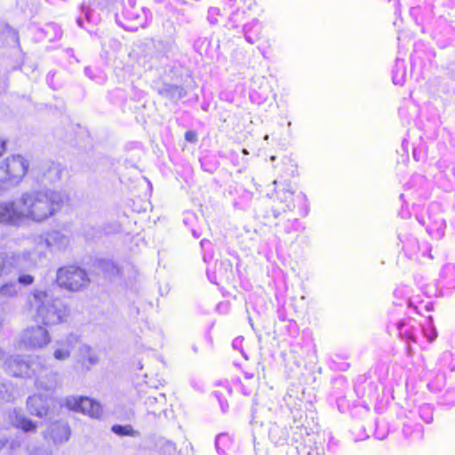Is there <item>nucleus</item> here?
Here are the masks:
<instances>
[{"mask_svg": "<svg viewBox=\"0 0 455 455\" xmlns=\"http://www.w3.org/2000/svg\"><path fill=\"white\" fill-rule=\"evenodd\" d=\"M66 198L64 193L48 188L25 192L17 200L20 221L43 222L61 208Z\"/></svg>", "mask_w": 455, "mask_h": 455, "instance_id": "1", "label": "nucleus"}, {"mask_svg": "<svg viewBox=\"0 0 455 455\" xmlns=\"http://www.w3.org/2000/svg\"><path fill=\"white\" fill-rule=\"evenodd\" d=\"M30 303L36 307V320L44 325L60 323L68 315V308L60 299L42 290L34 291Z\"/></svg>", "mask_w": 455, "mask_h": 455, "instance_id": "2", "label": "nucleus"}, {"mask_svg": "<svg viewBox=\"0 0 455 455\" xmlns=\"http://www.w3.org/2000/svg\"><path fill=\"white\" fill-rule=\"evenodd\" d=\"M272 192H267V196L280 203V210L272 209V216L276 219L281 212H291L295 209L294 200L300 202L302 204L299 207L300 216L305 217L309 212V204L307 196L303 192H299L296 196L291 188V182L287 180L272 182Z\"/></svg>", "mask_w": 455, "mask_h": 455, "instance_id": "3", "label": "nucleus"}, {"mask_svg": "<svg viewBox=\"0 0 455 455\" xmlns=\"http://www.w3.org/2000/svg\"><path fill=\"white\" fill-rule=\"evenodd\" d=\"M28 169V161L20 155H13L0 164V180L4 184L16 185L23 179Z\"/></svg>", "mask_w": 455, "mask_h": 455, "instance_id": "4", "label": "nucleus"}, {"mask_svg": "<svg viewBox=\"0 0 455 455\" xmlns=\"http://www.w3.org/2000/svg\"><path fill=\"white\" fill-rule=\"evenodd\" d=\"M418 222L426 227L427 234L435 238L441 239L444 235L446 222L441 213V207L437 203H432L427 210V216L417 215Z\"/></svg>", "mask_w": 455, "mask_h": 455, "instance_id": "5", "label": "nucleus"}, {"mask_svg": "<svg viewBox=\"0 0 455 455\" xmlns=\"http://www.w3.org/2000/svg\"><path fill=\"white\" fill-rule=\"evenodd\" d=\"M89 281L86 272L76 266L61 267L57 272L58 284L69 291H79L86 286Z\"/></svg>", "mask_w": 455, "mask_h": 455, "instance_id": "6", "label": "nucleus"}, {"mask_svg": "<svg viewBox=\"0 0 455 455\" xmlns=\"http://www.w3.org/2000/svg\"><path fill=\"white\" fill-rule=\"evenodd\" d=\"M387 331L389 333H395L403 339L407 343L408 353H411V347L410 342H418L419 324L411 318L396 320L391 317L387 324Z\"/></svg>", "mask_w": 455, "mask_h": 455, "instance_id": "7", "label": "nucleus"}, {"mask_svg": "<svg viewBox=\"0 0 455 455\" xmlns=\"http://www.w3.org/2000/svg\"><path fill=\"white\" fill-rule=\"evenodd\" d=\"M400 242L403 244V250L405 255L411 259L424 262L425 259H432L431 246L428 243H419V240L411 234H399Z\"/></svg>", "mask_w": 455, "mask_h": 455, "instance_id": "8", "label": "nucleus"}, {"mask_svg": "<svg viewBox=\"0 0 455 455\" xmlns=\"http://www.w3.org/2000/svg\"><path fill=\"white\" fill-rule=\"evenodd\" d=\"M40 365V359L36 358L27 362L19 355L11 356L4 360V371L14 377L32 378L36 375Z\"/></svg>", "mask_w": 455, "mask_h": 455, "instance_id": "9", "label": "nucleus"}, {"mask_svg": "<svg viewBox=\"0 0 455 455\" xmlns=\"http://www.w3.org/2000/svg\"><path fill=\"white\" fill-rule=\"evenodd\" d=\"M64 404L72 411H80L92 418L100 419L102 415V407L96 401L84 396H68Z\"/></svg>", "mask_w": 455, "mask_h": 455, "instance_id": "10", "label": "nucleus"}, {"mask_svg": "<svg viewBox=\"0 0 455 455\" xmlns=\"http://www.w3.org/2000/svg\"><path fill=\"white\" fill-rule=\"evenodd\" d=\"M21 343L28 348H42L49 344L51 337L48 331L36 325L26 329L20 338Z\"/></svg>", "mask_w": 455, "mask_h": 455, "instance_id": "11", "label": "nucleus"}, {"mask_svg": "<svg viewBox=\"0 0 455 455\" xmlns=\"http://www.w3.org/2000/svg\"><path fill=\"white\" fill-rule=\"evenodd\" d=\"M70 435V427L67 423L61 421L52 423L47 429L43 432L44 439L46 441H52L55 445H60L68 442Z\"/></svg>", "mask_w": 455, "mask_h": 455, "instance_id": "12", "label": "nucleus"}, {"mask_svg": "<svg viewBox=\"0 0 455 455\" xmlns=\"http://www.w3.org/2000/svg\"><path fill=\"white\" fill-rule=\"evenodd\" d=\"M52 396H43L41 395H34L27 399V409L31 415L38 418L46 416L49 412L50 405L52 403Z\"/></svg>", "mask_w": 455, "mask_h": 455, "instance_id": "13", "label": "nucleus"}, {"mask_svg": "<svg viewBox=\"0 0 455 455\" xmlns=\"http://www.w3.org/2000/svg\"><path fill=\"white\" fill-rule=\"evenodd\" d=\"M71 241V235L68 230L54 229L46 233L45 243L52 251L66 250Z\"/></svg>", "mask_w": 455, "mask_h": 455, "instance_id": "14", "label": "nucleus"}, {"mask_svg": "<svg viewBox=\"0 0 455 455\" xmlns=\"http://www.w3.org/2000/svg\"><path fill=\"white\" fill-rule=\"evenodd\" d=\"M34 377L35 385L38 389L53 391L59 385L58 374L53 371L46 372L41 362Z\"/></svg>", "mask_w": 455, "mask_h": 455, "instance_id": "15", "label": "nucleus"}, {"mask_svg": "<svg viewBox=\"0 0 455 455\" xmlns=\"http://www.w3.org/2000/svg\"><path fill=\"white\" fill-rule=\"evenodd\" d=\"M20 223L17 202L0 201V225L17 226Z\"/></svg>", "mask_w": 455, "mask_h": 455, "instance_id": "16", "label": "nucleus"}, {"mask_svg": "<svg viewBox=\"0 0 455 455\" xmlns=\"http://www.w3.org/2000/svg\"><path fill=\"white\" fill-rule=\"evenodd\" d=\"M25 256L21 255H4L0 253V277L11 275L13 273H19L23 270L22 260Z\"/></svg>", "mask_w": 455, "mask_h": 455, "instance_id": "17", "label": "nucleus"}, {"mask_svg": "<svg viewBox=\"0 0 455 455\" xmlns=\"http://www.w3.org/2000/svg\"><path fill=\"white\" fill-rule=\"evenodd\" d=\"M77 343L78 337L74 334H70L65 339L56 341L53 357L58 361L68 360Z\"/></svg>", "mask_w": 455, "mask_h": 455, "instance_id": "18", "label": "nucleus"}, {"mask_svg": "<svg viewBox=\"0 0 455 455\" xmlns=\"http://www.w3.org/2000/svg\"><path fill=\"white\" fill-rule=\"evenodd\" d=\"M62 168L60 164L54 162L44 163L40 165V180L44 183L52 184L60 180Z\"/></svg>", "mask_w": 455, "mask_h": 455, "instance_id": "19", "label": "nucleus"}, {"mask_svg": "<svg viewBox=\"0 0 455 455\" xmlns=\"http://www.w3.org/2000/svg\"><path fill=\"white\" fill-rule=\"evenodd\" d=\"M8 419L10 423L16 428L21 429L25 433H33L36 431V422L25 417L20 411L13 410L9 412Z\"/></svg>", "mask_w": 455, "mask_h": 455, "instance_id": "20", "label": "nucleus"}, {"mask_svg": "<svg viewBox=\"0 0 455 455\" xmlns=\"http://www.w3.org/2000/svg\"><path fill=\"white\" fill-rule=\"evenodd\" d=\"M99 355L91 346L83 344L79 347L77 363L84 369L90 370L99 363Z\"/></svg>", "mask_w": 455, "mask_h": 455, "instance_id": "21", "label": "nucleus"}, {"mask_svg": "<svg viewBox=\"0 0 455 455\" xmlns=\"http://www.w3.org/2000/svg\"><path fill=\"white\" fill-rule=\"evenodd\" d=\"M403 435L411 443L419 442L424 437L423 427L419 423L406 421L403 423Z\"/></svg>", "mask_w": 455, "mask_h": 455, "instance_id": "22", "label": "nucleus"}, {"mask_svg": "<svg viewBox=\"0 0 455 455\" xmlns=\"http://www.w3.org/2000/svg\"><path fill=\"white\" fill-rule=\"evenodd\" d=\"M243 31L245 40L253 44L260 39L262 26L258 19H253L243 26Z\"/></svg>", "mask_w": 455, "mask_h": 455, "instance_id": "23", "label": "nucleus"}, {"mask_svg": "<svg viewBox=\"0 0 455 455\" xmlns=\"http://www.w3.org/2000/svg\"><path fill=\"white\" fill-rule=\"evenodd\" d=\"M159 94L172 101L177 102L184 98L187 94L186 90L182 86L164 84L159 90Z\"/></svg>", "mask_w": 455, "mask_h": 455, "instance_id": "24", "label": "nucleus"}, {"mask_svg": "<svg viewBox=\"0 0 455 455\" xmlns=\"http://www.w3.org/2000/svg\"><path fill=\"white\" fill-rule=\"evenodd\" d=\"M440 283L446 288L455 286V265L448 263L444 265L440 274Z\"/></svg>", "mask_w": 455, "mask_h": 455, "instance_id": "25", "label": "nucleus"}, {"mask_svg": "<svg viewBox=\"0 0 455 455\" xmlns=\"http://www.w3.org/2000/svg\"><path fill=\"white\" fill-rule=\"evenodd\" d=\"M233 441L229 435L226 433L220 434L215 439V447L219 454L228 455V451L232 449Z\"/></svg>", "mask_w": 455, "mask_h": 455, "instance_id": "26", "label": "nucleus"}, {"mask_svg": "<svg viewBox=\"0 0 455 455\" xmlns=\"http://www.w3.org/2000/svg\"><path fill=\"white\" fill-rule=\"evenodd\" d=\"M393 83L396 85H403L406 78V66L403 60L397 59L392 70Z\"/></svg>", "mask_w": 455, "mask_h": 455, "instance_id": "27", "label": "nucleus"}, {"mask_svg": "<svg viewBox=\"0 0 455 455\" xmlns=\"http://www.w3.org/2000/svg\"><path fill=\"white\" fill-rule=\"evenodd\" d=\"M20 286L16 282H7L0 286V299H9L18 296Z\"/></svg>", "mask_w": 455, "mask_h": 455, "instance_id": "28", "label": "nucleus"}, {"mask_svg": "<svg viewBox=\"0 0 455 455\" xmlns=\"http://www.w3.org/2000/svg\"><path fill=\"white\" fill-rule=\"evenodd\" d=\"M165 395L163 393H157V395H148L145 400V405L147 406L148 413H156V406L157 404L163 406L165 403Z\"/></svg>", "mask_w": 455, "mask_h": 455, "instance_id": "29", "label": "nucleus"}, {"mask_svg": "<svg viewBox=\"0 0 455 455\" xmlns=\"http://www.w3.org/2000/svg\"><path fill=\"white\" fill-rule=\"evenodd\" d=\"M111 431L119 436H140V432L135 430L131 425H113Z\"/></svg>", "mask_w": 455, "mask_h": 455, "instance_id": "30", "label": "nucleus"}, {"mask_svg": "<svg viewBox=\"0 0 455 455\" xmlns=\"http://www.w3.org/2000/svg\"><path fill=\"white\" fill-rule=\"evenodd\" d=\"M15 399V389L7 382H0V403L12 402Z\"/></svg>", "mask_w": 455, "mask_h": 455, "instance_id": "31", "label": "nucleus"}, {"mask_svg": "<svg viewBox=\"0 0 455 455\" xmlns=\"http://www.w3.org/2000/svg\"><path fill=\"white\" fill-rule=\"evenodd\" d=\"M433 406L429 403H424L419 408V416L426 423H431L433 420Z\"/></svg>", "mask_w": 455, "mask_h": 455, "instance_id": "32", "label": "nucleus"}, {"mask_svg": "<svg viewBox=\"0 0 455 455\" xmlns=\"http://www.w3.org/2000/svg\"><path fill=\"white\" fill-rule=\"evenodd\" d=\"M419 332H422L428 341H433L436 338L437 332L433 325L431 317L428 318L425 326H423L422 329H419Z\"/></svg>", "mask_w": 455, "mask_h": 455, "instance_id": "33", "label": "nucleus"}, {"mask_svg": "<svg viewBox=\"0 0 455 455\" xmlns=\"http://www.w3.org/2000/svg\"><path fill=\"white\" fill-rule=\"evenodd\" d=\"M99 267L104 273L109 275H114L118 273V268L116 265L112 260L109 259L100 260Z\"/></svg>", "mask_w": 455, "mask_h": 455, "instance_id": "34", "label": "nucleus"}, {"mask_svg": "<svg viewBox=\"0 0 455 455\" xmlns=\"http://www.w3.org/2000/svg\"><path fill=\"white\" fill-rule=\"evenodd\" d=\"M301 229H304L301 222L298 219H293L291 220H288L284 226V231L286 234H291L293 232H298Z\"/></svg>", "mask_w": 455, "mask_h": 455, "instance_id": "35", "label": "nucleus"}, {"mask_svg": "<svg viewBox=\"0 0 455 455\" xmlns=\"http://www.w3.org/2000/svg\"><path fill=\"white\" fill-rule=\"evenodd\" d=\"M441 404L451 408L455 405V390H447L441 398Z\"/></svg>", "mask_w": 455, "mask_h": 455, "instance_id": "36", "label": "nucleus"}, {"mask_svg": "<svg viewBox=\"0 0 455 455\" xmlns=\"http://www.w3.org/2000/svg\"><path fill=\"white\" fill-rule=\"evenodd\" d=\"M4 34L6 36V37L10 38L12 43H13L16 45L20 44L19 35L15 29L9 26H6L4 30Z\"/></svg>", "mask_w": 455, "mask_h": 455, "instance_id": "37", "label": "nucleus"}, {"mask_svg": "<svg viewBox=\"0 0 455 455\" xmlns=\"http://www.w3.org/2000/svg\"><path fill=\"white\" fill-rule=\"evenodd\" d=\"M220 15V10L217 7H210L208 10L207 20L212 25L218 23L219 16Z\"/></svg>", "mask_w": 455, "mask_h": 455, "instance_id": "38", "label": "nucleus"}, {"mask_svg": "<svg viewBox=\"0 0 455 455\" xmlns=\"http://www.w3.org/2000/svg\"><path fill=\"white\" fill-rule=\"evenodd\" d=\"M45 31L48 34L50 31L54 32V37L50 38V40L59 39L62 36L61 28L56 24H48L45 28Z\"/></svg>", "mask_w": 455, "mask_h": 455, "instance_id": "39", "label": "nucleus"}, {"mask_svg": "<svg viewBox=\"0 0 455 455\" xmlns=\"http://www.w3.org/2000/svg\"><path fill=\"white\" fill-rule=\"evenodd\" d=\"M245 14V12H239V10H236L235 12H233L229 17V22L231 23V26L233 28H237L238 23L240 20L238 19L239 16H243Z\"/></svg>", "mask_w": 455, "mask_h": 455, "instance_id": "40", "label": "nucleus"}, {"mask_svg": "<svg viewBox=\"0 0 455 455\" xmlns=\"http://www.w3.org/2000/svg\"><path fill=\"white\" fill-rule=\"evenodd\" d=\"M81 13L84 14V18L88 22H94V19L92 17V11L88 6H86L84 4H82L80 6Z\"/></svg>", "mask_w": 455, "mask_h": 455, "instance_id": "41", "label": "nucleus"}, {"mask_svg": "<svg viewBox=\"0 0 455 455\" xmlns=\"http://www.w3.org/2000/svg\"><path fill=\"white\" fill-rule=\"evenodd\" d=\"M243 341V337H236L232 342V347L234 349L239 350L243 357L247 359V355L242 348Z\"/></svg>", "mask_w": 455, "mask_h": 455, "instance_id": "42", "label": "nucleus"}, {"mask_svg": "<svg viewBox=\"0 0 455 455\" xmlns=\"http://www.w3.org/2000/svg\"><path fill=\"white\" fill-rule=\"evenodd\" d=\"M28 455H52V451L43 447H35L28 452Z\"/></svg>", "mask_w": 455, "mask_h": 455, "instance_id": "43", "label": "nucleus"}, {"mask_svg": "<svg viewBox=\"0 0 455 455\" xmlns=\"http://www.w3.org/2000/svg\"><path fill=\"white\" fill-rule=\"evenodd\" d=\"M18 281L23 285H29L34 282V277L30 275H21L19 276Z\"/></svg>", "mask_w": 455, "mask_h": 455, "instance_id": "44", "label": "nucleus"}, {"mask_svg": "<svg viewBox=\"0 0 455 455\" xmlns=\"http://www.w3.org/2000/svg\"><path fill=\"white\" fill-rule=\"evenodd\" d=\"M252 197H253V193L244 189V190H243L242 202H240V204H245L251 202Z\"/></svg>", "mask_w": 455, "mask_h": 455, "instance_id": "45", "label": "nucleus"}, {"mask_svg": "<svg viewBox=\"0 0 455 455\" xmlns=\"http://www.w3.org/2000/svg\"><path fill=\"white\" fill-rule=\"evenodd\" d=\"M185 139H186L187 141L194 143V142L196 141V134L195 132L188 131L185 133Z\"/></svg>", "mask_w": 455, "mask_h": 455, "instance_id": "46", "label": "nucleus"}, {"mask_svg": "<svg viewBox=\"0 0 455 455\" xmlns=\"http://www.w3.org/2000/svg\"><path fill=\"white\" fill-rule=\"evenodd\" d=\"M208 275V278L209 280L212 283H216L218 284L219 283V278L217 277V275H211L210 273L208 272L207 273Z\"/></svg>", "mask_w": 455, "mask_h": 455, "instance_id": "47", "label": "nucleus"}, {"mask_svg": "<svg viewBox=\"0 0 455 455\" xmlns=\"http://www.w3.org/2000/svg\"><path fill=\"white\" fill-rule=\"evenodd\" d=\"M5 151V141L0 139V156L4 153Z\"/></svg>", "mask_w": 455, "mask_h": 455, "instance_id": "48", "label": "nucleus"}, {"mask_svg": "<svg viewBox=\"0 0 455 455\" xmlns=\"http://www.w3.org/2000/svg\"><path fill=\"white\" fill-rule=\"evenodd\" d=\"M76 24L81 27V28H84V19L82 16H79L76 18Z\"/></svg>", "mask_w": 455, "mask_h": 455, "instance_id": "49", "label": "nucleus"}, {"mask_svg": "<svg viewBox=\"0 0 455 455\" xmlns=\"http://www.w3.org/2000/svg\"><path fill=\"white\" fill-rule=\"evenodd\" d=\"M4 357H5V355H4V351L2 349H0V363H4Z\"/></svg>", "mask_w": 455, "mask_h": 455, "instance_id": "50", "label": "nucleus"}, {"mask_svg": "<svg viewBox=\"0 0 455 455\" xmlns=\"http://www.w3.org/2000/svg\"><path fill=\"white\" fill-rule=\"evenodd\" d=\"M19 446H20V443H18V442H12L11 443V449H12V450L16 449V447H19Z\"/></svg>", "mask_w": 455, "mask_h": 455, "instance_id": "51", "label": "nucleus"}, {"mask_svg": "<svg viewBox=\"0 0 455 455\" xmlns=\"http://www.w3.org/2000/svg\"><path fill=\"white\" fill-rule=\"evenodd\" d=\"M207 243H210V241L205 240V239H204V240H202L200 242V244H201L202 247H204V245L207 244Z\"/></svg>", "mask_w": 455, "mask_h": 455, "instance_id": "52", "label": "nucleus"}, {"mask_svg": "<svg viewBox=\"0 0 455 455\" xmlns=\"http://www.w3.org/2000/svg\"><path fill=\"white\" fill-rule=\"evenodd\" d=\"M5 188V184L3 180H0V192Z\"/></svg>", "mask_w": 455, "mask_h": 455, "instance_id": "53", "label": "nucleus"}, {"mask_svg": "<svg viewBox=\"0 0 455 455\" xmlns=\"http://www.w3.org/2000/svg\"><path fill=\"white\" fill-rule=\"evenodd\" d=\"M5 445V441L4 439H0V450Z\"/></svg>", "mask_w": 455, "mask_h": 455, "instance_id": "54", "label": "nucleus"}, {"mask_svg": "<svg viewBox=\"0 0 455 455\" xmlns=\"http://www.w3.org/2000/svg\"><path fill=\"white\" fill-rule=\"evenodd\" d=\"M235 1H236V0H228V4L230 7H233V6H234V3H235Z\"/></svg>", "mask_w": 455, "mask_h": 455, "instance_id": "55", "label": "nucleus"}, {"mask_svg": "<svg viewBox=\"0 0 455 455\" xmlns=\"http://www.w3.org/2000/svg\"><path fill=\"white\" fill-rule=\"evenodd\" d=\"M192 233H193V235H194L196 238H198V237L200 236V234H199V233H197L196 230H193V231H192Z\"/></svg>", "mask_w": 455, "mask_h": 455, "instance_id": "56", "label": "nucleus"}, {"mask_svg": "<svg viewBox=\"0 0 455 455\" xmlns=\"http://www.w3.org/2000/svg\"><path fill=\"white\" fill-rule=\"evenodd\" d=\"M253 377V374L245 373V378L251 379Z\"/></svg>", "mask_w": 455, "mask_h": 455, "instance_id": "57", "label": "nucleus"}, {"mask_svg": "<svg viewBox=\"0 0 455 455\" xmlns=\"http://www.w3.org/2000/svg\"><path fill=\"white\" fill-rule=\"evenodd\" d=\"M242 152H243L244 155H248V154H249V152L247 151V149H246V148H243V149L242 150Z\"/></svg>", "mask_w": 455, "mask_h": 455, "instance_id": "58", "label": "nucleus"}, {"mask_svg": "<svg viewBox=\"0 0 455 455\" xmlns=\"http://www.w3.org/2000/svg\"><path fill=\"white\" fill-rule=\"evenodd\" d=\"M270 160H271L272 162H274V161L275 160V156H271Z\"/></svg>", "mask_w": 455, "mask_h": 455, "instance_id": "59", "label": "nucleus"}, {"mask_svg": "<svg viewBox=\"0 0 455 455\" xmlns=\"http://www.w3.org/2000/svg\"><path fill=\"white\" fill-rule=\"evenodd\" d=\"M264 140H268V135H265Z\"/></svg>", "mask_w": 455, "mask_h": 455, "instance_id": "60", "label": "nucleus"}]
</instances>
